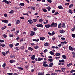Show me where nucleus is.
<instances>
[{
	"mask_svg": "<svg viewBox=\"0 0 75 75\" xmlns=\"http://www.w3.org/2000/svg\"><path fill=\"white\" fill-rule=\"evenodd\" d=\"M71 30L72 31H75V27H74V28H71Z\"/></svg>",
	"mask_w": 75,
	"mask_h": 75,
	"instance_id": "obj_49",
	"label": "nucleus"
},
{
	"mask_svg": "<svg viewBox=\"0 0 75 75\" xmlns=\"http://www.w3.org/2000/svg\"><path fill=\"white\" fill-rule=\"evenodd\" d=\"M4 41L3 40H0V42H4Z\"/></svg>",
	"mask_w": 75,
	"mask_h": 75,
	"instance_id": "obj_51",
	"label": "nucleus"
},
{
	"mask_svg": "<svg viewBox=\"0 0 75 75\" xmlns=\"http://www.w3.org/2000/svg\"><path fill=\"white\" fill-rule=\"evenodd\" d=\"M58 8L60 10H62V9H63V8L62 7V6L61 5L59 6H58Z\"/></svg>",
	"mask_w": 75,
	"mask_h": 75,
	"instance_id": "obj_15",
	"label": "nucleus"
},
{
	"mask_svg": "<svg viewBox=\"0 0 75 75\" xmlns=\"http://www.w3.org/2000/svg\"><path fill=\"white\" fill-rule=\"evenodd\" d=\"M54 65L53 63H50L49 64V67H52V65Z\"/></svg>",
	"mask_w": 75,
	"mask_h": 75,
	"instance_id": "obj_17",
	"label": "nucleus"
},
{
	"mask_svg": "<svg viewBox=\"0 0 75 75\" xmlns=\"http://www.w3.org/2000/svg\"><path fill=\"white\" fill-rule=\"evenodd\" d=\"M35 33L34 32L31 31V33L30 34V36H33V35H35Z\"/></svg>",
	"mask_w": 75,
	"mask_h": 75,
	"instance_id": "obj_3",
	"label": "nucleus"
},
{
	"mask_svg": "<svg viewBox=\"0 0 75 75\" xmlns=\"http://www.w3.org/2000/svg\"><path fill=\"white\" fill-rule=\"evenodd\" d=\"M14 11L13 10H12L11 11H10L9 12L10 14H13L14 13Z\"/></svg>",
	"mask_w": 75,
	"mask_h": 75,
	"instance_id": "obj_27",
	"label": "nucleus"
},
{
	"mask_svg": "<svg viewBox=\"0 0 75 75\" xmlns=\"http://www.w3.org/2000/svg\"><path fill=\"white\" fill-rule=\"evenodd\" d=\"M2 54H3V55H4V56H6V53L4 52H2Z\"/></svg>",
	"mask_w": 75,
	"mask_h": 75,
	"instance_id": "obj_41",
	"label": "nucleus"
},
{
	"mask_svg": "<svg viewBox=\"0 0 75 75\" xmlns=\"http://www.w3.org/2000/svg\"><path fill=\"white\" fill-rule=\"evenodd\" d=\"M65 68L63 67L61 69V70H63V71H65Z\"/></svg>",
	"mask_w": 75,
	"mask_h": 75,
	"instance_id": "obj_55",
	"label": "nucleus"
},
{
	"mask_svg": "<svg viewBox=\"0 0 75 75\" xmlns=\"http://www.w3.org/2000/svg\"><path fill=\"white\" fill-rule=\"evenodd\" d=\"M40 40H41L42 41H44V40H45V37H42L40 38Z\"/></svg>",
	"mask_w": 75,
	"mask_h": 75,
	"instance_id": "obj_11",
	"label": "nucleus"
},
{
	"mask_svg": "<svg viewBox=\"0 0 75 75\" xmlns=\"http://www.w3.org/2000/svg\"><path fill=\"white\" fill-rule=\"evenodd\" d=\"M15 49L16 50H17V51H18V50H19V49H18V47H16Z\"/></svg>",
	"mask_w": 75,
	"mask_h": 75,
	"instance_id": "obj_54",
	"label": "nucleus"
},
{
	"mask_svg": "<svg viewBox=\"0 0 75 75\" xmlns=\"http://www.w3.org/2000/svg\"><path fill=\"white\" fill-rule=\"evenodd\" d=\"M72 65V64L70 63L69 64H67V66L68 67H71V65Z\"/></svg>",
	"mask_w": 75,
	"mask_h": 75,
	"instance_id": "obj_19",
	"label": "nucleus"
},
{
	"mask_svg": "<svg viewBox=\"0 0 75 75\" xmlns=\"http://www.w3.org/2000/svg\"><path fill=\"white\" fill-rule=\"evenodd\" d=\"M55 55L56 56H59V55H61V54L59 53H57Z\"/></svg>",
	"mask_w": 75,
	"mask_h": 75,
	"instance_id": "obj_31",
	"label": "nucleus"
},
{
	"mask_svg": "<svg viewBox=\"0 0 75 75\" xmlns=\"http://www.w3.org/2000/svg\"><path fill=\"white\" fill-rule=\"evenodd\" d=\"M9 62L10 64H11L12 63H14V62H16V61L14 60H10L9 61Z\"/></svg>",
	"mask_w": 75,
	"mask_h": 75,
	"instance_id": "obj_7",
	"label": "nucleus"
},
{
	"mask_svg": "<svg viewBox=\"0 0 75 75\" xmlns=\"http://www.w3.org/2000/svg\"><path fill=\"white\" fill-rule=\"evenodd\" d=\"M25 52L26 53H27V52H28V50H25Z\"/></svg>",
	"mask_w": 75,
	"mask_h": 75,
	"instance_id": "obj_60",
	"label": "nucleus"
},
{
	"mask_svg": "<svg viewBox=\"0 0 75 75\" xmlns=\"http://www.w3.org/2000/svg\"><path fill=\"white\" fill-rule=\"evenodd\" d=\"M48 10V11H50L51 10V7H47L46 8Z\"/></svg>",
	"mask_w": 75,
	"mask_h": 75,
	"instance_id": "obj_26",
	"label": "nucleus"
},
{
	"mask_svg": "<svg viewBox=\"0 0 75 75\" xmlns=\"http://www.w3.org/2000/svg\"><path fill=\"white\" fill-rule=\"evenodd\" d=\"M33 41H35L36 42H38V41H40V40H39V39H33Z\"/></svg>",
	"mask_w": 75,
	"mask_h": 75,
	"instance_id": "obj_13",
	"label": "nucleus"
},
{
	"mask_svg": "<svg viewBox=\"0 0 75 75\" xmlns=\"http://www.w3.org/2000/svg\"><path fill=\"white\" fill-rule=\"evenodd\" d=\"M73 6H74V5L73 4H71L69 6V8H72Z\"/></svg>",
	"mask_w": 75,
	"mask_h": 75,
	"instance_id": "obj_35",
	"label": "nucleus"
},
{
	"mask_svg": "<svg viewBox=\"0 0 75 75\" xmlns=\"http://www.w3.org/2000/svg\"><path fill=\"white\" fill-rule=\"evenodd\" d=\"M57 14H59V13L58 12H56L55 13V14H54V15H55V16H57Z\"/></svg>",
	"mask_w": 75,
	"mask_h": 75,
	"instance_id": "obj_34",
	"label": "nucleus"
},
{
	"mask_svg": "<svg viewBox=\"0 0 75 75\" xmlns=\"http://www.w3.org/2000/svg\"><path fill=\"white\" fill-rule=\"evenodd\" d=\"M69 13H70V14H72L73 13L72 10L71 9H69Z\"/></svg>",
	"mask_w": 75,
	"mask_h": 75,
	"instance_id": "obj_28",
	"label": "nucleus"
},
{
	"mask_svg": "<svg viewBox=\"0 0 75 75\" xmlns=\"http://www.w3.org/2000/svg\"><path fill=\"white\" fill-rule=\"evenodd\" d=\"M69 49L71 51H74V49L73 47H72V46H70L69 47Z\"/></svg>",
	"mask_w": 75,
	"mask_h": 75,
	"instance_id": "obj_6",
	"label": "nucleus"
},
{
	"mask_svg": "<svg viewBox=\"0 0 75 75\" xmlns=\"http://www.w3.org/2000/svg\"><path fill=\"white\" fill-rule=\"evenodd\" d=\"M2 35L4 37V38H6V37H7V36L6 35V34L3 35Z\"/></svg>",
	"mask_w": 75,
	"mask_h": 75,
	"instance_id": "obj_44",
	"label": "nucleus"
},
{
	"mask_svg": "<svg viewBox=\"0 0 75 75\" xmlns=\"http://www.w3.org/2000/svg\"><path fill=\"white\" fill-rule=\"evenodd\" d=\"M31 8L33 10H35V7H32Z\"/></svg>",
	"mask_w": 75,
	"mask_h": 75,
	"instance_id": "obj_48",
	"label": "nucleus"
},
{
	"mask_svg": "<svg viewBox=\"0 0 75 75\" xmlns=\"http://www.w3.org/2000/svg\"><path fill=\"white\" fill-rule=\"evenodd\" d=\"M6 64L4 63L2 65V67H3V68H5L6 67Z\"/></svg>",
	"mask_w": 75,
	"mask_h": 75,
	"instance_id": "obj_42",
	"label": "nucleus"
},
{
	"mask_svg": "<svg viewBox=\"0 0 75 75\" xmlns=\"http://www.w3.org/2000/svg\"><path fill=\"white\" fill-rule=\"evenodd\" d=\"M43 11H44V12H47V10H46V9H43Z\"/></svg>",
	"mask_w": 75,
	"mask_h": 75,
	"instance_id": "obj_52",
	"label": "nucleus"
},
{
	"mask_svg": "<svg viewBox=\"0 0 75 75\" xmlns=\"http://www.w3.org/2000/svg\"><path fill=\"white\" fill-rule=\"evenodd\" d=\"M25 68H26V69H28V68H29V66H28V65L25 66Z\"/></svg>",
	"mask_w": 75,
	"mask_h": 75,
	"instance_id": "obj_57",
	"label": "nucleus"
},
{
	"mask_svg": "<svg viewBox=\"0 0 75 75\" xmlns=\"http://www.w3.org/2000/svg\"><path fill=\"white\" fill-rule=\"evenodd\" d=\"M18 69H19L21 70H23V68L22 67H17Z\"/></svg>",
	"mask_w": 75,
	"mask_h": 75,
	"instance_id": "obj_45",
	"label": "nucleus"
},
{
	"mask_svg": "<svg viewBox=\"0 0 75 75\" xmlns=\"http://www.w3.org/2000/svg\"><path fill=\"white\" fill-rule=\"evenodd\" d=\"M13 73H7V74L9 75H13Z\"/></svg>",
	"mask_w": 75,
	"mask_h": 75,
	"instance_id": "obj_47",
	"label": "nucleus"
},
{
	"mask_svg": "<svg viewBox=\"0 0 75 75\" xmlns=\"http://www.w3.org/2000/svg\"><path fill=\"white\" fill-rule=\"evenodd\" d=\"M28 50H29V51H33V49L31 47H29L28 48Z\"/></svg>",
	"mask_w": 75,
	"mask_h": 75,
	"instance_id": "obj_14",
	"label": "nucleus"
},
{
	"mask_svg": "<svg viewBox=\"0 0 75 75\" xmlns=\"http://www.w3.org/2000/svg\"><path fill=\"white\" fill-rule=\"evenodd\" d=\"M51 75H57V73H52V74H51Z\"/></svg>",
	"mask_w": 75,
	"mask_h": 75,
	"instance_id": "obj_61",
	"label": "nucleus"
},
{
	"mask_svg": "<svg viewBox=\"0 0 75 75\" xmlns=\"http://www.w3.org/2000/svg\"><path fill=\"white\" fill-rule=\"evenodd\" d=\"M51 27H57V23H54V22H52L51 24Z\"/></svg>",
	"mask_w": 75,
	"mask_h": 75,
	"instance_id": "obj_1",
	"label": "nucleus"
},
{
	"mask_svg": "<svg viewBox=\"0 0 75 75\" xmlns=\"http://www.w3.org/2000/svg\"><path fill=\"white\" fill-rule=\"evenodd\" d=\"M49 53L50 54L52 55H54V53L52 51H50L49 52Z\"/></svg>",
	"mask_w": 75,
	"mask_h": 75,
	"instance_id": "obj_20",
	"label": "nucleus"
},
{
	"mask_svg": "<svg viewBox=\"0 0 75 75\" xmlns=\"http://www.w3.org/2000/svg\"><path fill=\"white\" fill-rule=\"evenodd\" d=\"M43 21V20H42V18L40 19L39 20V22H42Z\"/></svg>",
	"mask_w": 75,
	"mask_h": 75,
	"instance_id": "obj_46",
	"label": "nucleus"
},
{
	"mask_svg": "<svg viewBox=\"0 0 75 75\" xmlns=\"http://www.w3.org/2000/svg\"><path fill=\"white\" fill-rule=\"evenodd\" d=\"M72 37H73V38H75V34H72L71 35Z\"/></svg>",
	"mask_w": 75,
	"mask_h": 75,
	"instance_id": "obj_50",
	"label": "nucleus"
},
{
	"mask_svg": "<svg viewBox=\"0 0 75 75\" xmlns=\"http://www.w3.org/2000/svg\"><path fill=\"white\" fill-rule=\"evenodd\" d=\"M47 62H43V67H49V66H48V65L47 64Z\"/></svg>",
	"mask_w": 75,
	"mask_h": 75,
	"instance_id": "obj_2",
	"label": "nucleus"
},
{
	"mask_svg": "<svg viewBox=\"0 0 75 75\" xmlns=\"http://www.w3.org/2000/svg\"><path fill=\"white\" fill-rule=\"evenodd\" d=\"M33 21L34 22H36L37 21V19H34L33 20Z\"/></svg>",
	"mask_w": 75,
	"mask_h": 75,
	"instance_id": "obj_63",
	"label": "nucleus"
},
{
	"mask_svg": "<svg viewBox=\"0 0 75 75\" xmlns=\"http://www.w3.org/2000/svg\"><path fill=\"white\" fill-rule=\"evenodd\" d=\"M60 33L61 34H63V33H65V31L63 30H60Z\"/></svg>",
	"mask_w": 75,
	"mask_h": 75,
	"instance_id": "obj_33",
	"label": "nucleus"
},
{
	"mask_svg": "<svg viewBox=\"0 0 75 75\" xmlns=\"http://www.w3.org/2000/svg\"><path fill=\"white\" fill-rule=\"evenodd\" d=\"M15 8L17 10H19L20 9V7H15Z\"/></svg>",
	"mask_w": 75,
	"mask_h": 75,
	"instance_id": "obj_53",
	"label": "nucleus"
},
{
	"mask_svg": "<svg viewBox=\"0 0 75 75\" xmlns=\"http://www.w3.org/2000/svg\"><path fill=\"white\" fill-rule=\"evenodd\" d=\"M38 75H44V73L39 72L38 73Z\"/></svg>",
	"mask_w": 75,
	"mask_h": 75,
	"instance_id": "obj_29",
	"label": "nucleus"
},
{
	"mask_svg": "<svg viewBox=\"0 0 75 75\" xmlns=\"http://www.w3.org/2000/svg\"><path fill=\"white\" fill-rule=\"evenodd\" d=\"M62 25V24L61 23H59V24L58 25V28H61V25Z\"/></svg>",
	"mask_w": 75,
	"mask_h": 75,
	"instance_id": "obj_22",
	"label": "nucleus"
},
{
	"mask_svg": "<svg viewBox=\"0 0 75 75\" xmlns=\"http://www.w3.org/2000/svg\"><path fill=\"white\" fill-rule=\"evenodd\" d=\"M73 72H75V70H71L70 71V73H73Z\"/></svg>",
	"mask_w": 75,
	"mask_h": 75,
	"instance_id": "obj_30",
	"label": "nucleus"
},
{
	"mask_svg": "<svg viewBox=\"0 0 75 75\" xmlns=\"http://www.w3.org/2000/svg\"><path fill=\"white\" fill-rule=\"evenodd\" d=\"M2 21L3 22V23H8V21L7 20H2Z\"/></svg>",
	"mask_w": 75,
	"mask_h": 75,
	"instance_id": "obj_9",
	"label": "nucleus"
},
{
	"mask_svg": "<svg viewBox=\"0 0 75 75\" xmlns=\"http://www.w3.org/2000/svg\"><path fill=\"white\" fill-rule=\"evenodd\" d=\"M28 22H29V24H32L33 23V21L31 20H28Z\"/></svg>",
	"mask_w": 75,
	"mask_h": 75,
	"instance_id": "obj_10",
	"label": "nucleus"
},
{
	"mask_svg": "<svg viewBox=\"0 0 75 75\" xmlns=\"http://www.w3.org/2000/svg\"><path fill=\"white\" fill-rule=\"evenodd\" d=\"M47 1L49 2V3H52V0H47Z\"/></svg>",
	"mask_w": 75,
	"mask_h": 75,
	"instance_id": "obj_56",
	"label": "nucleus"
},
{
	"mask_svg": "<svg viewBox=\"0 0 75 75\" xmlns=\"http://www.w3.org/2000/svg\"><path fill=\"white\" fill-rule=\"evenodd\" d=\"M52 13H55V10H53L52 11Z\"/></svg>",
	"mask_w": 75,
	"mask_h": 75,
	"instance_id": "obj_62",
	"label": "nucleus"
},
{
	"mask_svg": "<svg viewBox=\"0 0 75 75\" xmlns=\"http://www.w3.org/2000/svg\"><path fill=\"white\" fill-rule=\"evenodd\" d=\"M61 44H67V42L66 41H64V42H61Z\"/></svg>",
	"mask_w": 75,
	"mask_h": 75,
	"instance_id": "obj_39",
	"label": "nucleus"
},
{
	"mask_svg": "<svg viewBox=\"0 0 75 75\" xmlns=\"http://www.w3.org/2000/svg\"><path fill=\"white\" fill-rule=\"evenodd\" d=\"M48 61H49V62H52V61H53V60L52 59H48Z\"/></svg>",
	"mask_w": 75,
	"mask_h": 75,
	"instance_id": "obj_38",
	"label": "nucleus"
},
{
	"mask_svg": "<svg viewBox=\"0 0 75 75\" xmlns=\"http://www.w3.org/2000/svg\"><path fill=\"white\" fill-rule=\"evenodd\" d=\"M51 25L50 24H49L48 25H45V27L46 28H50V27H51Z\"/></svg>",
	"mask_w": 75,
	"mask_h": 75,
	"instance_id": "obj_5",
	"label": "nucleus"
},
{
	"mask_svg": "<svg viewBox=\"0 0 75 75\" xmlns=\"http://www.w3.org/2000/svg\"><path fill=\"white\" fill-rule=\"evenodd\" d=\"M1 46L4 47H5V44H1Z\"/></svg>",
	"mask_w": 75,
	"mask_h": 75,
	"instance_id": "obj_59",
	"label": "nucleus"
},
{
	"mask_svg": "<svg viewBox=\"0 0 75 75\" xmlns=\"http://www.w3.org/2000/svg\"><path fill=\"white\" fill-rule=\"evenodd\" d=\"M20 24V20H18L16 21V24L18 25V24Z\"/></svg>",
	"mask_w": 75,
	"mask_h": 75,
	"instance_id": "obj_25",
	"label": "nucleus"
},
{
	"mask_svg": "<svg viewBox=\"0 0 75 75\" xmlns=\"http://www.w3.org/2000/svg\"><path fill=\"white\" fill-rule=\"evenodd\" d=\"M47 51H48V50H47V49H45L44 51V52L45 53V52H46Z\"/></svg>",
	"mask_w": 75,
	"mask_h": 75,
	"instance_id": "obj_58",
	"label": "nucleus"
},
{
	"mask_svg": "<svg viewBox=\"0 0 75 75\" xmlns=\"http://www.w3.org/2000/svg\"><path fill=\"white\" fill-rule=\"evenodd\" d=\"M36 26L38 27H41V28H43L44 26L42 24H37Z\"/></svg>",
	"mask_w": 75,
	"mask_h": 75,
	"instance_id": "obj_4",
	"label": "nucleus"
},
{
	"mask_svg": "<svg viewBox=\"0 0 75 75\" xmlns=\"http://www.w3.org/2000/svg\"><path fill=\"white\" fill-rule=\"evenodd\" d=\"M3 3H6V4H9V2L6 0H4L2 1Z\"/></svg>",
	"mask_w": 75,
	"mask_h": 75,
	"instance_id": "obj_8",
	"label": "nucleus"
},
{
	"mask_svg": "<svg viewBox=\"0 0 75 75\" xmlns=\"http://www.w3.org/2000/svg\"><path fill=\"white\" fill-rule=\"evenodd\" d=\"M38 61H42L43 59L42 58H38Z\"/></svg>",
	"mask_w": 75,
	"mask_h": 75,
	"instance_id": "obj_23",
	"label": "nucleus"
},
{
	"mask_svg": "<svg viewBox=\"0 0 75 75\" xmlns=\"http://www.w3.org/2000/svg\"><path fill=\"white\" fill-rule=\"evenodd\" d=\"M52 35H54V34H55V32H54V31H53L52 32Z\"/></svg>",
	"mask_w": 75,
	"mask_h": 75,
	"instance_id": "obj_64",
	"label": "nucleus"
},
{
	"mask_svg": "<svg viewBox=\"0 0 75 75\" xmlns=\"http://www.w3.org/2000/svg\"><path fill=\"white\" fill-rule=\"evenodd\" d=\"M35 55H33L32 57H31V59H33V60H34L35 59Z\"/></svg>",
	"mask_w": 75,
	"mask_h": 75,
	"instance_id": "obj_21",
	"label": "nucleus"
},
{
	"mask_svg": "<svg viewBox=\"0 0 75 75\" xmlns=\"http://www.w3.org/2000/svg\"><path fill=\"white\" fill-rule=\"evenodd\" d=\"M59 62H64V61H65V60H64V59H62L61 60H59Z\"/></svg>",
	"mask_w": 75,
	"mask_h": 75,
	"instance_id": "obj_40",
	"label": "nucleus"
},
{
	"mask_svg": "<svg viewBox=\"0 0 75 75\" xmlns=\"http://www.w3.org/2000/svg\"><path fill=\"white\" fill-rule=\"evenodd\" d=\"M9 47L10 48H12L13 47V45L12 44H10L9 45Z\"/></svg>",
	"mask_w": 75,
	"mask_h": 75,
	"instance_id": "obj_36",
	"label": "nucleus"
},
{
	"mask_svg": "<svg viewBox=\"0 0 75 75\" xmlns=\"http://www.w3.org/2000/svg\"><path fill=\"white\" fill-rule=\"evenodd\" d=\"M10 57H11V58H14L15 57V56H14V54L11 55L10 56Z\"/></svg>",
	"mask_w": 75,
	"mask_h": 75,
	"instance_id": "obj_37",
	"label": "nucleus"
},
{
	"mask_svg": "<svg viewBox=\"0 0 75 75\" xmlns=\"http://www.w3.org/2000/svg\"><path fill=\"white\" fill-rule=\"evenodd\" d=\"M62 57L63 58V59H66L67 58V57H66V56L64 54V55H62Z\"/></svg>",
	"mask_w": 75,
	"mask_h": 75,
	"instance_id": "obj_18",
	"label": "nucleus"
},
{
	"mask_svg": "<svg viewBox=\"0 0 75 75\" xmlns=\"http://www.w3.org/2000/svg\"><path fill=\"white\" fill-rule=\"evenodd\" d=\"M49 44L48 43V42H46L44 44V45L45 46V47H47V46H48V45Z\"/></svg>",
	"mask_w": 75,
	"mask_h": 75,
	"instance_id": "obj_24",
	"label": "nucleus"
},
{
	"mask_svg": "<svg viewBox=\"0 0 75 75\" xmlns=\"http://www.w3.org/2000/svg\"><path fill=\"white\" fill-rule=\"evenodd\" d=\"M9 36L10 37H14V35H11L10 34H9Z\"/></svg>",
	"mask_w": 75,
	"mask_h": 75,
	"instance_id": "obj_43",
	"label": "nucleus"
},
{
	"mask_svg": "<svg viewBox=\"0 0 75 75\" xmlns=\"http://www.w3.org/2000/svg\"><path fill=\"white\" fill-rule=\"evenodd\" d=\"M19 5L21 6H24V4L23 3H21L19 4Z\"/></svg>",
	"mask_w": 75,
	"mask_h": 75,
	"instance_id": "obj_32",
	"label": "nucleus"
},
{
	"mask_svg": "<svg viewBox=\"0 0 75 75\" xmlns=\"http://www.w3.org/2000/svg\"><path fill=\"white\" fill-rule=\"evenodd\" d=\"M62 27H63L64 28H66V26H65V24L64 23H63L62 24Z\"/></svg>",
	"mask_w": 75,
	"mask_h": 75,
	"instance_id": "obj_12",
	"label": "nucleus"
},
{
	"mask_svg": "<svg viewBox=\"0 0 75 75\" xmlns=\"http://www.w3.org/2000/svg\"><path fill=\"white\" fill-rule=\"evenodd\" d=\"M34 48H35V50H37L38 48H39V46H38V45H36L35 46H34Z\"/></svg>",
	"mask_w": 75,
	"mask_h": 75,
	"instance_id": "obj_16",
	"label": "nucleus"
}]
</instances>
